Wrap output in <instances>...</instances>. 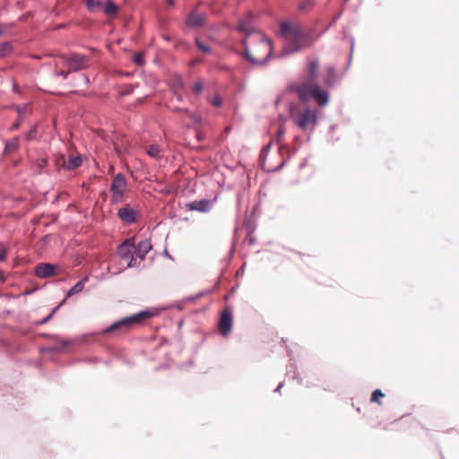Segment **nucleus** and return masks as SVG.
<instances>
[{
	"mask_svg": "<svg viewBox=\"0 0 459 459\" xmlns=\"http://www.w3.org/2000/svg\"><path fill=\"white\" fill-rule=\"evenodd\" d=\"M319 61L315 58L307 59L306 74L301 82L291 86L301 101L313 99L319 106H325L329 101L328 92L318 84Z\"/></svg>",
	"mask_w": 459,
	"mask_h": 459,
	"instance_id": "obj_1",
	"label": "nucleus"
},
{
	"mask_svg": "<svg viewBox=\"0 0 459 459\" xmlns=\"http://www.w3.org/2000/svg\"><path fill=\"white\" fill-rule=\"evenodd\" d=\"M243 44L247 58L257 65L266 64L273 52L271 40L261 32L246 37Z\"/></svg>",
	"mask_w": 459,
	"mask_h": 459,
	"instance_id": "obj_2",
	"label": "nucleus"
},
{
	"mask_svg": "<svg viewBox=\"0 0 459 459\" xmlns=\"http://www.w3.org/2000/svg\"><path fill=\"white\" fill-rule=\"evenodd\" d=\"M281 32L287 41V52L293 53L310 45V37L305 33L299 23L283 22L281 23Z\"/></svg>",
	"mask_w": 459,
	"mask_h": 459,
	"instance_id": "obj_3",
	"label": "nucleus"
},
{
	"mask_svg": "<svg viewBox=\"0 0 459 459\" xmlns=\"http://www.w3.org/2000/svg\"><path fill=\"white\" fill-rule=\"evenodd\" d=\"M156 315L157 312L154 310L140 311L139 313L123 317L120 320L113 323L110 326L102 331V334L107 335L110 333H116L117 334L126 333L134 326L143 325L147 320L152 318Z\"/></svg>",
	"mask_w": 459,
	"mask_h": 459,
	"instance_id": "obj_4",
	"label": "nucleus"
},
{
	"mask_svg": "<svg viewBox=\"0 0 459 459\" xmlns=\"http://www.w3.org/2000/svg\"><path fill=\"white\" fill-rule=\"evenodd\" d=\"M292 123L304 132L313 131L317 124L318 112L315 108H306L296 110L292 108L290 113Z\"/></svg>",
	"mask_w": 459,
	"mask_h": 459,
	"instance_id": "obj_5",
	"label": "nucleus"
},
{
	"mask_svg": "<svg viewBox=\"0 0 459 459\" xmlns=\"http://www.w3.org/2000/svg\"><path fill=\"white\" fill-rule=\"evenodd\" d=\"M127 181L122 173L113 177L109 186L110 202L113 204L123 203L126 200Z\"/></svg>",
	"mask_w": 459,
	"mask_h": 459,
	"instance_id": "obj_6",
	"label": "nucleus"
},
{
	"mask_svg": "<svg viewBox=\"0 0 459 459\" xmlns=\"http://www.w3.org/2000/svg\"><path fill=\"white\" fill-rule=\"evenodd\" d=\"M118 255L125 261H126V267H134L139 264L134 255V238H127L122 242L117 248Z\"/></svg>",
	"mask_w": 459,
	"mask_h": 459,
	"instance_id": "obj_7",
	"label": "nucleus"
},
{
	"mask_svg": "<svg viewBox=\"0 0 459 459\" xmlns=\"http://www.w3.org/2000/svg\"><path fill=\"white\" fill-rule=\"evenodd\" d=\"M63 63L68 66L69 72H76L85 69L89 66L90 59L88 56L80 54H71L68 57H61Z\"/></svg>",
	"mask_w": 459,
	"mask_h": 459,
	"instance_id": "obj_8",
	"label": "nucleus"
},
{
	"mask_svg": "<svg viewBox=\"0 0 459 459\" xmlns=\"http://www.w3.org/2000/svg\"><path fill=\"white\" fill-rule=\"evenodd\" d=\"M233 317L232 313L229 308H225L221 315L220 322H219V330L220 333L226 336L228 335L232 328Z\"/></svg>",
	"mask_w": 459,
	"mask_h": 459,
	"instance_id": "obj_9",
	"label": "nucleus"
},
{
	"mask_svg": "<svg viewBox=\"0 0 459 459\" xmlns=\"http://www.w3.org/2000/svg\"><path fill=\"white\" fill-rule=\"evenodd\" d=\"M138 215V211L130 207L129 205H126L120 208L117 212V216L119 219L127 224L135 222L137 221Z\"/></svg>",
	"mask_w": 459,
	"mask_h": 459,
	"instance_id": "obj_10",
	"label": "nucleus"
},
{
	"mask_svg": "<svg viewBox=\"0 0 459 459\" xmlns=\"http://www.w3.org/2000/svg\"><path fill=\"white\" fill-rule=\"evenodd\" d=\"M151 249L152 244L148 239L141 240L137 245L134 244V255L136 257V261L140 264Z\"/></svg>",
	"mask_w": 459,
	"mask_h": 459,
	"instance_id": "obj_11",
	"label": "nucleus"
},
{
	"mask_svg": "<svg viewBox=\"0 0 459 459\" xmlns=\"http://www.w3.org/2000/svg\"><path fill=\"white\" fill-rule=\"evenodd\" d=\"M237 30L247 37L257 32L253 30V17L249 14L239 20Z\"/></svg>",
	"mask_w": 459,
	"mask_h": 459,
	"instance_id": "obj_12",
	"label": "nucleus"
},
{
	"mask_svg": "<svg viewBox=\"0 0 459 459\" xmlns=\"http://www.w3.org/2000/svg\"><path fill=\"white\" fill-rule=\"evenodd\" d=\"M324 85L327 88L333 87L336 81H337V75L335 73V69L332 65H326L324 68L323 74H322Z\"/></svg>",
	"mask_w": 459,
	"mask_h": 459,
	"instance_id": "obj_13",
	"label": "nucleus"
},
{
	"mask_svg": "<svg viewBox=\"0 0 459 459\" xmlns=\"http://www.w3.org/2000/svg\"><path fill=\"white\" fill-rule=\"evenodd\" d=\"M212 202L207 199L194 201L186 204L189 211H196L201 212H207L211 210Z\"/></svg>",
	"mask_w": 459,
	"mask_h": 459,
	"instance_id": "obj_14",
	"label": "nucleus"
},
{
	"mask_svg": "<svg viewBox=\"0 0 459 459\" xmlns=\"http://www.w3.org/2000/svg\"><path fill=\"white\" fill-rule=\"evenodd\" d=\"M55 272L56 266L50 264H39L35 269L37 276L40 278H46L54 275Z\"/></svg>",
	"mask_w": 459,
	"mask_h": 459,
	"instance_id": "obj_15",
	"label": "nucleus"
},
{
	"mask_svg": "<svg viewBox=\"0 0 459 459\" xmlns=\"http://www.w3.org/2000/svg\"><path fill=\"white\" fill-rule=\"evenodd\" d=\"M205 20L204 14L198 13L197 11H193L187 18V25L189 27H199L204 24Z\"/></svg>",
	"mask_w": 459,
	"mask_h": 459,
	"instance_id": "obj_16",
	"label": "nucleus"
},
{
	"mask_svg": "<svg viewBox=\"0 0 459 459\" xmlns=\"http://www.w3.org/2000/svg\"><path fill=\"white\" fill-rule=\"evenodd\" d=\"M269 148H270V144L265 146L261 152V154H260L261 166L263 167L264 169H266L268 171L279 170L283 166L282 161L277 167H272V166H269L266 164V156L268 154Z\"/></svg>",
	"mask_w": 459,
	"mask_h": 459,
	"instance_id": "obj_17",
	"label": "nucleus"
},
{
	"mask_svg": "<svg viewBox=\"0 0 459 459\" xmlns=\"http://www.w3.org/2000/svg\"><path fill=\"white\" fill-rule=\"evenodd\" d=\"M88 281V277L79 281L75 285H74L67 292L66 297L69 298L74 294L80 293L82 291L84 288L85 282Z\"/></svg>",
	"mask_w": 459,
	"mask_h": 459,
	"instance_id": "obj_18",
	"label": "nucleus"
},
{
	"mask_svg": "<svg viewBox=\"0 0 459 459\" xmlns=\"http://www.w3.org/2000/svg\"><path fill=\"white\" fill-rule=\"evenodd\" d=\"M104 12L108 16H116L118 12V6L109 0L104 7Z\"/></svg>",
	"mask_w": 459,
	"mask_h": 459,
	"instance_id": "obj_19",
	"label": "nucleus"
},
{
	"mask_svg": "<svg viewBox=\"0 0 459 459\" xmlns=\"http://www.w3.org/2000/svg\"><path fill=\"white\" fill-rule=\"evenodd\" d=\"M86 6L90 12H98L103 8V4L100 0H87Z\"/></svg>",
	"mask_w": 459,
	"mask_h": 459,
	"instance_id": "obj_20",
	"label": "nucleus"
},
{
	"mask_svg": "<svg viewBox=\"0 0 459 459\" xmlns=\"http://www.w3.org/2000/svg\"><path fill=\"white\" fill-rule=\"evenodd\" d=\"M81 164H82V160L80 157H71V158H69V160L67 161H65L64 166L67 169H73L80 167Z\"/></svg>",
	"mask_w": 459,
	"mask_h": 459,
	"instance_id": "obj_21",
	"label": "nucleus"
},
{
	"mask_svg": "<svg viewBox=\"0 0 459 459\" xmlns=\"http://www.w3.org/2000/svg\"><path fill=\"white\" fill-rule=\"evenodd\" d=\"M146 152L152 158L159 159L160 157V148L157 144L149 145Z\"/></svg>",
	"mask_w": 459,
	"mask_h": 459,
	"instance_id": "obj_22",
	"label": "nucleus"
},
{
	"mask_svg": "<svg viewBox=\"0 0 459 459\" xmlns=\"http://www.w3.org/2000/svg\"><path fill=\"white\" fill-rule=\"evenodd\" d=\"M384 396H385L384 393L380 389H377L372 393L371 397H370V402L377 403L379 405H381V402L379 401V398H382Z\"/></svg>",
	"mask_w": 459,
	"mask_h": 459,
	"instance_id": "obj_23",
	"label": "nucleus"
},
{
	"mask_svg": "<svg viewBox=\"0 0 459 459\" xmlns=\"http://www.w3.org/2000/svg\"><path fill=\"white\" fill-rule=\"evenodd\" d=\"M195 44L197 48L204 53L210 54L212 52L211 48L207 44L202 42L199 39H195Z\"/></svg>",
	"mask_w": 459,
	"mask_h": 459,
	"instance_id": "obj_24",
	"label": "nucleus"
},
{
	"mask_svg": "<svg viewBox=\"0 0 459 459\" xmlns=\"http://www.w3.org/2000/svg\"><path fill=\"white\" fill-rule=\"evenodd\" d=\"M11 44L8 42L0 44V57L6 56L11 51Z\"/></svg>",
	"mask_w": 459,
	"mask_h": 459,
	"instance_id": "obj_25",
	"label": "nucleus"
},
{
	"mask_svg": "<svg viewBox=\"0 0 459 459\" xmlns=\"http://www.w3.org/2000/svg\"><path fill=\"white\" fill-rule=\"evenodd\" d=\"M204 84L202 81H197L193 84L192 91L195 94L199 95L202 93Z\"/></svg>",
	"mask_w": 459,
	"mask_h": 459,
	"instance_id": "obj_26",
	"label": "nucleus"
},
{
	"mask_svg": "<svg viewBox=\"0 0 459 459\" xmlns=\"http://www.w3.org/2000/svg\"><path fill=\"white\" fill-rule=\"evenodd\" d=\"M17 146H18V139L15 138L6 143L5 149L8 152H13L17 148Z\"/></svg>",
	"mask_w": 459,
	"mask_h": 459,
	"instance_id": "obj_27",
	"label": "nucleus"
},
{
	"mask_svg": "<svg viewBox=\"0 0 459 459\" xmlns=\"http://www.w3.org/2000/svg\"><path fill=\"white\" fill-rule=\"evenodd\" d=\"M134 62L138 65H143L144 64V56L142 53H136L134 56Z\"/></svg>",
	"mask_w": 459,
	"mask_h": 459,
	"instance_id": "obj_28",
	"label": "nucleus"
},
{
	"mask_svg": "<svg viewBox=\"0 0 459 459\" xmlns=\"http://www.w3.org/2000/svg\"><path fill=\"white\" fill-rule=\"evenodd\" d=\"M60 305L56 307L52 311L51 313L45 318H43L42 320H40L38 325H43V324H46L47 322H48V320L53 316V315L56 313V311L59 308Z\"/></svg>",
	"mask_w": 459,
	"mask_h": 459,
	"instance_id": "obj_29",
	"label": "nucleus"
},
{
	"mask_svg": "<svg viewBox=\"0 0 459 459\" xmlns=\"http://www.w3.org/2000/svg\"><path fill=\"white\" fill-rule=\"evenodd\" d=\"M211 103L215 107H220L222 103V100L220 96H215L212 98Z\"/></svg>",
	"mask_w": 459,
	"mask_h": 459,
	"instance_id": "obj_30",
	"label": "nucleus"
},
{
	"mask_svg": "<svg viewBox=\"0 0 459 459\" xmlns=\"http://www.w3.org/2000/svg\"><path fill=\"white\" fill-rule=\"evenodd\" d=\"M37 165L39 169H43L47 165V160L46 159H39L37 161Z\"/></svg>",
	"mask_w": 459,
	"mask_h": 459,
	"instance_id": "obj_31",
	"label": "nucleus"
},
{
	"mask_svg": "<svg viewBox=\"0 0 459 459\" xmlns=\"http://www.w3.org/2000/svg\"><path fill=\"white\" fill-rule=\"evenodd\" d=\"M285 131H284V128L283 126H281L280 129L278 130L277 132V134H276V137H277V141H280V139L281 138V136L284 134Z\"/></svg>",
	"mask_w": 459,
	"mask_h": 459,
	"instance_id": "obj_32",
	"label": "nucleus"
},
{
	"mask_svg": "<svg viewBox=\"0 0 459 459\" xmlns=\"http://www.w3.org/2000/svg\"><path fill=\"white\" fill-rule=\"evenodd\" d=\"M69 73H70L69 71H68V72H65V71L61 70V71H59V72H58V71H56V75L63 76L64 78H66Z\"/></svg>",
	"mask_w": 459,
	"mask_h": 459,
	"instance_id": "obj_33",
	"label": "nucleus"
},
{
	"mask_svg": "<svg viewBox=\"0 0 459 459\" xmlns=\"http://www.w3.org/2000/svg\"><path fill=\"white\" fill-rule=\"evenodd\" d=\"M5 257V248L0 247V261L4 260Z\"/></svg>",
	"mask_w": 459,
	"mask_h": 459,
	"instance_id": "obj_34",
	"label": "nucleus"
},
{
	"mask_svg": "<svg viewBox=\"0 0 459 459\" xmlns=\"http://www.w3.org/2000/svg\"><path fill=\"white\" fill-rule=\"evenodd\" d=\"M26 109H27V107L25 106L22 108H18L17 111H18L19 115H21L22 112H25Z\"/></svg>",
	"mask_w": 459,
	"mask_h": 459,
	"instance_id": "obj_35",
	"label": "nucleus"
},
{
	"mask_svg": "<svg viewBox=\"0 0 459 459\" xmlns=\"http://www.w3.org/2000/svg\"><path fill=\"white\" fill-rule=\"evenodd\" d=\"M61 345H62V348H65V347H66L68 345V342H63L61 343Z\"/></svg>",
	"mask_w": 459,
	"mask_h": 459,
	"instance_id": "obj_36",
	"label": "nucleus"
},
{
	"mask_svg": "<svg viewBox=\"0 0 459 459\" xmlns=\"http://www.w3.org/2000/svg\"><path fill=\"white\" fill-rule=\"evenodd\" d=\"M19 127V123L16 122L13 125V128H18Z\"/></svg>",
	"mask_w": 459,
	"mask_h": 459,
	"instance_id": "obj_37",
	"label": "nucleus"
},
{
	"mask_svg": "<svg viewBox=\"0 0 459 459\" xmlns=\"http://www.w3.org/2000/svg\"><path fill=\"white\" fill-rule=\"evenodd\" d=\"M168 4L169 6H172L173 5V0H168Z\"/></svg>",
	"mask_w": 459,
	"mask_h": 459,
	"instance_id": "obj_38",
	"label": "nucleus"
},
{
	"mask_svg": "<svg viewBox=\"0 0 459 459\" xmlns=\"http://www.w3.org/2000/svg\"><path fill=\"white\" fill-rule=\"evenodd\" d=\"M248 241H249V243H250V244H253V243H254V239H253V238H248Z\"/></svg>",
	"mask_w": 459,
	"mask_h": 459,
	"instance_id": "obj_39",
	"label": "nucleus"
}]
</instances>
